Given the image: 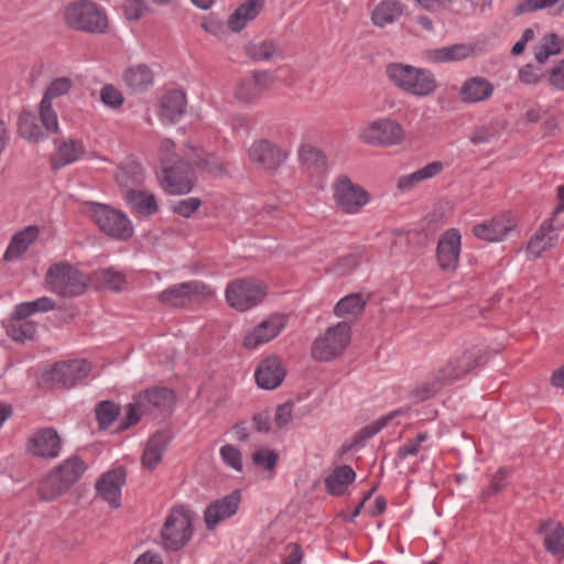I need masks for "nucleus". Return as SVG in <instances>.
Listing matches in <instances>:
<instances>
[{"mask_svg": "<svg viewBox=\"0 0 564 564\" xmlns=\"http://www.w3.org/2000/svg\"><path fill=\"white\" fill-rule=\"evenodd\" d=\"M207 165L208 156L203 150L187 147L184 149L183 161L162 170L160 185L170 195L187 194L196 182L195 169L207 167Z\"/></svg>", "mask_w": 564, "mask_h": 564, "instance_id": "f257e3e1", "label": "nucleus"}, {"mask_svg": "<svg viewBox=\"0 0 564 564\" xmlns=\"http://www.w3.org/2000/svg\"><path fill=\"white\" fill-rule=\"evenodd\" d=\"M86 470L87 464L79 456L74 455L64 459L39 484V498L46 502L56 500L77 484Z\"/></svg>", "mask_w": 564, "mask_h": 564, "instance_id": "f03ea898", "label": "nucleus"}, {"mask_svg": "<svg viewBox=\"0 0 564 564\" xmlns=\"http://www.w3.org/2000/svg\"><path fill=\"white\" fill-rule=\"evenodd\" d=\"M386 75L398 89L417 98L431 96L438 88L434 73L426 68L390 63L386 66Z\"/></svg>", "mask_w": 564, "mask_h": 564, "instance_id": "7ed1b4c3", "label": "nucleus"}, {"mask_svg": "<svg viewBox=\"0 0 564 564\" xmlns=\"http://www.w3.org/2000/svg\"><path fill=\"white\" fill-rule=\"evenodd\" d=\"M83 213L113 239L127 240L133 235V226L127 215L109 205L87 202L83 205Z\"/></svg>", "mask_w": 564, "mask_h": 564, "instance_id": "20e7f679", "label": "nucleus"}, {"mask_svg": "<svg viewBox=\"0 0 564 564\" xmlns=\"http://www.w3.org/2000/svg\"><path fill=\"white\" fill-rule=\"evenodd\" d=\"M194 513L184 506L173 507L161 529V543L164 550L178 551L192 539Z\"/></svg>", "mask_w": 564, "mask_h": 564, "instance_id": "39448f33", "label": "nucleus"}, {"mask_svg": "<svg viewBox=\"0 0 564 564\" xmlns=\"http://www.w3.org/2000/svg\"><path fill=\"white\" fill-rule=\"evenodd\" d=\"M174 403L172 390L163 387H152L137 393L127 405V413L120 429L135 425L142 415L151 414L156 410H164Z\"/></svg>", "mask_w": 564, "mask_h": 564, "instance_id": "423d86ee", "label": "nucleus"}, {"mask_svg": "<svg viewBox=\"0 0 564 564\" xmlns=\"http://www.w3.org/2000/svg\"><path fill=\"white\" fill-rule=\"evenodd\" d=\"M357 139L362 144L369 147H398L405 140V130L397 120L390 117H381L368 120L360 126Z\"/></svg>", "mask_w": 564, "mask_h": 564, "instance_id": "0eeeda50", "label": "nucleus"}, {"mask_svg": "<svg viewBox=\"0 0 564 564\" xmlns=\"http://www.w3.org/2000/svg\"><path fill=\"white\" fill-rule=\"evenodd\" d=\"M64 18L69 28L88 33H106L109 26L105 10L91 0L70 2Z\"/></svg>", "mask_w": 564, "mask_h": 564, "instance_id": "6e6552de", "label": "nucleus"}, {"mask_svg": "<svg viewBox=\"0 0 564 564\" xmlns=\"http://www.w3.org/2000/svg\"><path fill=\"white\" fill-rule=\"evenodd\" d=\"M47 288L63 297L78 296L85 293L89 279L68 262H58L51 265L46 272Z\"/></svg>", "mask_w": 564, "mask_h": 564, "instance_id": "1a4fd4ad", "label": "nucleus"}, {"mask_svg": "<svg viewBox=\"0 0 564 564\" xmlns=\"http://www.w3.org/2000/svg\"><path fill=\"white\" fill-rule=\"evenodd\" d=\"M267 294L265 283L253 278L235 279L225 290L228 305L238 312H247L258 306L264 301Z\"/></svg>", "mask_w": 564, "mask_h": 564, "instance_id": "9d476101", "label": "nucleus"}, {"mask_svg": "<svg viewBox=\"0 0 564 564\" xmlns=\"http://www.w3.org/2000/svg\"><path fill=\"white\" fill-rule=\"evenodd\" d=\"M351 339V326L339 322L327 328L312 345V357L317 361H330L340 356Z\"/></svg>", "mask_w": 564, "mask_h": 564, "instance_id": "9b49d317", "label": "nucleus"}, {"mask_svg": "<svg viewBox=\"0 0 564 564\" xmlns=\"http://www.w3.org/2000/svg\"><path fill=\"white\" fill-rule=\"evenodd\" d=\"M216 291L207 283L191 280L173 284L160 292L159 301L173 307H185L199 300L213 299Z\"/></svg>", "mask_w": 564, "mask_h": 564, "instance_id": "f8f14e48", "label": "nucleus"}, {"mask_svg": "<svg viewBox=\"0 0 564 564\" xmlns=\"http://www.w3.org/2000/svg\"><path fill=\"white\" fill-rule=\"evenodd\" d=\"M333 199L336 207L349 215H356L369 204L370 194L347 175H339L333 186Z\"/></svg>", "mask_w": 564, "mask_h": 564, "instance_id": "ddd939ff", "label": "nucleus"}, {"mask_svg": "<svg viewBox=\"0 0 564 564\" xmlns=\"http://www.w3.org/2000/svg\"><path fill=\"white\" fill-rule=\"evenodd\" d=\"M518 219L511 212H502L473 226V235L486 242H501L517 229Z\"/></svg>", "mask_w": 564, "mask_h": 564, "instance_id": "4468645a", "label": "nucleus"}, {"mask_svg": "<svg viewBox=\"0 0 564 564\" xmlns=\"http://www.w3.org/2000/svg\"><path fill=\"white\" fill-rule=\"evenodd\" d=\"M274 83L275 78L271 72L256 70L235 85L234 97L240 104H256Z\"/></svg>", "mask_w": 564, "mask_h": 564, "instance_id": "2eb2a0df", "label": "nucleus"}, {"mask_svg": "<svg viewBox=\"0 0 564 564\" xmlns=\"http://www.w3.org/2000/svg\"><path fill=\"white\" fill-rule=\"evenodd\" d=\"M564 229V218L550 217L545 219L525 246L527 253L533 258H541L542 254L554 248L560 238V232Z\"/></svg>", "mask_w": 564, "mask_h": 564, "instance_id": "dca6fc26", "label": "nucleus"}, {"mask_svg": "<svg viewBox=\"0 0 564 564\" xmlns=\"http://www.w3.org/2000/svg\"><path fill=\"white\" fill-rule=\"evenodd\" d=\"M286 325L285 314H271L246 334L242 345L250 350L257 349L278 337Z\"/></svg>", "mask_w": 564, "mask_h": 564, "instance_id": "f3484780", "label": "nucleus"}, {"mask_svg": "<svg viewBox=\"0 0 564 564\" xmlns=\"http://www.w3.org/2000/svg\"><path fill=\"white\" fill-rule=\"evenodd\" d=\"M288 156L286 149H282L267 139L253 141L248 149L249 161L267 171L278 170Z\"/></svg>", "mask_w": 564, "mask_h": 564, "instance_id": "a211bd4d", "label": "nucleus"}, {"mask_svg": "<svg viewBox=\"0 0 564 564\" xmlns=\"http://www.w3.org/2000/svg\"><path fill=\"white\" fill-rule=\"evenodd\" d=\"M462 235L456 228L445 230L436 246V262L443 272H454L459 264Z\"/></svg>", "mask_w": 564, "mask_h": 564, "instance_id": "6ab92c4d", "label": "nucleus"}, {"mask_svg": "<svg viewBox=\"0 0 564 564\" xmlns=\"http://www.w3.org/2000/svg\"><path fill=\"white\" fill-rule=\"evenodd\" d=\"M63 441L53 427H42L34 431L26 441V452L44 459H54L59 456Z\"/></svg>", "mask_w": 564, "mask_h": 564, "instance_id": "aec40b11", "label": "nucleus"}, {"mask_svg": "<svg viewBox=\"0 0 564 564\" xmlns=\"http://www.w3.org/2000/svg\"><path fill=\"white\" fill-rule=\"evenodd\" d=\"M89 371V362L84 359H74L55 364L48 376L54 384L72 388L86 379Z\"/></svg>", "mask_w": 564, "mask_h": 564, "instance_id": "412c9836", "label": "nucleus"}, {"mask_svg": "<svg viewBox=\"0 0 564 564\" xmlns=\"http://www.w3.org/2000/svg\"><path fill=\"white\" fill-rule=\"evenodd\" d=\"M477 365V352L474 348L464 349L452 356L447 362L437 369L440 380L446 386L462 379Z\"/></svg>", "mask_w": 564, "mask_h": 564, "instance_id": "4be33fe9", "label": "nucleus"}, {"mask_svg": "<svg viewBox=\"0 0 564 564\" xmlns=\"http://www.w3.org/2000/svg\"><path fill=\"white\" fill-rule=\"evenodd\" d=\"M240 502L241 492L239 490L212 501L204 512V522L207 530H214L220 522L235 516Z\"/></svg>", "mask_w": 564, "mask_h": 564, "instance_id": "5701e85b", "label": "nucleus"}, {"mask_svg": "<svg viewBox=\"0 0 564 564\" xmlns=\"http://www.w3.org/2000/svg\"><path fill=\"white\" fill-rule=\"evenodd\" d=\"M286 375L285 366L278 356H269L262 359L256 371L254 378L261 389L273 390L284 380Z\"/></svg>", "mask_w": 564, "mask_h": 564, "instance_id": "b1692460", "label": "nucleus"}, {"mask_svg": "<svg viewBox=\"0 0 564 564\" xmlns=\"http://www.w3.org/2000/svg\"><path fill=\"white\" fill-rule=\"evenodd\" d=\"M124 482V470L117 468L104 474L97 481L96 489L112 508H118L120 506L121 488Z\"/></svg>", "mask_w": 564, "mask_h": 564, "instance_id": "393cba45", "label": "nucleus"}, {"mask_svg": "<svg viewBox=\"0 0 564 564\" xmlns=\"http://www.w3.org/2000/svg\"><path fill=\"white\" fill-rule=\"evenodd\" d=\"M85 153L84 143L72 138L56 140L55 151L51 155L50 163L53 170H59L78 161Z\"/></svg>", "mask_w": 564, "mask_h": 564, "instance_id": "a878e982", "label": "nucleus"}, {"mask_svg": "<svg viewBox=\"0 0 564 564\" xmlns=\"http://www.w3.org/2000/svg\"><path fill=\"white\" fill-rule=\"evenodd\" d=\"M185 108V93L177 89L169 90L159 100L158 116L164 122L174 123L184 115Z\"/></svg>", "mask_w": 564, "mask_h": 564, "instance_id": "bb28decb", "label": "nucleus"}, {"mask_svg": "<svg viewBox=\"0 0 564 564\" xmlns=\"http://www.w3.org/2000/svg\"><path fill=\"white\" fill-rule=\"evenodd\" d=\"M145 178V170L141 163L129 160L118 166L115 180L122 192V196L127 192L134 191L143 184Z\"/></svg>", "mask_w": 564, "mask_h": 564, "instance_id": "cd10ccee", "label": "nucleus"}, {"mask_svg": "<svg viewBox=\"0 0 564 564\" xmlns=\"http://www.w3.org/2000/svg\"><path fill=\"white\" fill-rule=\"evenodd\" d=\"M495 86L485 77L474 76L467 78L460 86L459 98L465 104H476L489 99Z\"/></svg>", "mask_w": 564, "mask_h": 564, "instance_id": "c85d7f7f", "label": "nucleus"}, {"mask_svg": "<svg viewBox=\"0 0 564 564\" xmlns=\"http://www.w3.org/2000/svg\"><path fill=\"white\" fill-rule=\"evenodd\" d=\"M40 232V228L35 225L26 226L24 229L15 232L3 254V260L11 262L21 258L29 250L30 246L36 241Z\"/></svg>", "mask_w": 564, "mask_h": 564, "instance_id": "c756f323", "label": "nucleus"}, {"mask_svg": "<svg viewBox=\"0 0 564 564\" xmlns=\"http://www.w3.org/2000/svg\"><path fill=\"white\" fill-rule=\"evenodd\" d=\"M126 87L134 94H141L154 84V73L145 64H138L127 68L122 74Z\"/></svg>", "mask_w": 564, "mask_h": 564, "instance_id": "7c9ffc66", "label": "nucleus"}, {"mask_svg": "<svg viewBox=\"0 0 564 564\" xmlns=\"http://www.w3.org/2000/svg\"><path fill=\"white\" fill-rule=\"evenodd\" d=\"M444 170V164L440 161L430 162L425 166L410 173L401 175L397 180V188L404 193L413 189L421 182L431 180Z\"/></svg>", "mask_w": 564, "mask_h": 564, "instance_id": "2f4dec72", "label": "nucleus"}, {"mask_svg": "<svg viewBox=\"0 0 564 564\" xmlns=\"http://www.w3.org/2000/svg\"><path fill=\"white\" fill-rule=\"evenodd\" d=\"M404 12V4L399 0H381L371 11L373 25L384 28L398 21Z\"/></svg>", "mask_w": 564, "mask_h": 564, "instance_id": "473e14b6", "label": "nucleus"}, {"mask_svg": "<svg viewBox=\"0 0 564 564\" xmlns=\"http://www.w3.org/2000/svg\"><path fill=\"white\" fill-rule=\"evenodd\" d=\"M124 202L135 215L149 217L159 210V204L155 196L143 189L127 192L123 196Z\"/></svg>", "mask_w": 564, "mask_h": 564, "instance_id": "72a5a7b5", "label": "nucleus"}, {"mask_svg": "<svg viewBox=\"0 0 564 564\" xmlns=\"http://www.w3.org/2000/svg\"><path fill=\"white\" fill-rule=\"evenodd\" d=\"M169 437L163 432L153 434L145 444L142 454V465L149 470H153L162 460L167 448Z\"/></svg>", "mask_w": 564, "mask_h": 564, "instance_id": "f704fd0d", "label": "nucleus"}, {"mask_svg": "<svg viewBox=\"0 0 564 564\" xmlns=\"http://www.w3.org/2000/svg\"><path fill=\"white\" fill-rule=\"evenodd\" d=\"M264 7V0H248L239 6L228 19V28L234 32L241 31L248 22L254 20Z\"/></svg>", "mask_w": 564, "mask_h": 564, "instance_id": "c9c22d12", "label": "nucleus"}, {"mask_svg": "<svg viewBox=\"0 0 564 564\" xmlns=\"http://www.w3.org/2000/svg\"><path fill=\"white\" fill-rule=\"evenodd\" d=\"M474 54V47L469 44H453L427 52V58L434 63H452L468 58Z\"/></svg>", "mask_w": 564, "mask_h": 564, "instance_id": "e433bc0d", "label": "nucleus"}, {"mask_svg": "<svg viewBox=\"0 0 564 564\" xmlns=\"http://www.w3.org/2000/svg\"><path fill=\"white\" fill-rule=\"evenodd\" d=\"M355 478L356 473L350 466H338L325 479L326 490L332 496H341L345 494L347 487L354 482Z\"/></svg>", "mask_w": 564, "mask_h": 564, "instance_id": "4c0bfd02", "label": "nucleus"}, {"mask_svg": "<svg viewBox=\"0 0 564 564\" xmlns=\"http://www.w3.org/2000/svg\"><path fill=\"white\" fill-rule=\"evenodd\" d=\"M367 300L360 293L349 294L337 302L334 314L349 319L358 318L365 311Z\"/></svg>", "mask_w": 564, "mask_h": 564, "instance_id": "58836bf2", "label": "nucleus"}, {"mask_svg": "<svg viewBox=\"0 0 564 564\" xmlns=\"http://www.w3.org/2000/svg\"><path fill=\"white\" fill-rule=\"evenodd\" d=\"M18 132L29 142L37 143L45 138L41 126L37 123V117L30 110H23L18 118Z\"/></svg>", "mask_w": 564, "mask_h": 564, "instance_id": "ea45409f", "label": "nucleus"}, {"mask_svg": "<svg viewBox=\"0 0 564 564\" xmlns=\"http://www.w3.org/2000/svg\"><path fill=\"white\" fill-rule=\"evenodd\" d=\"M299 159L302 167L311 175L319 174L325 170V156L319 150L310 144H303L300 147Z\"/></svg>", "mask_w": 564, "mask_h": 564, "instance_id": "a19ab883", "label": "nucleus"}, {"mask_svg": "<svg viewBox=\"0 0 564 564\" xmlns=\"http://www.w3.org/2000/svg\"><path fill=\"white\" fill-rule=\"evenodd\" d=\"M406 413L405 409H397L394 411L389 412L388 414L379 417L378 420L371 422L370 424L364 426L360 431H358L354 437V443L359 445L364 443L366 440L378 434L383 427H386L394 417L399 415H403Z\"/></svg>", "mask_w": 564, "mask_h": 564, "instance_id": "79ce46f5", "label": "nucleus"}, {"mask_svg": "<svg viewBox=\"0 0 564 564\" xmlns=\"http://www.w3.org/2000/svg\"><path fill=\"white\" fill-rule=\"evenodd\" d=\"M564 42L557 34L549 33L544 35L535 48V59L541 64L545 63L551 56L560 54Z\"/></svg>", "mask_w": 564, "mask_h": 564, "instance_id": "37998d69", "label": "nucleus"}, {"mask_svg": "<svg viewBox=\"0 0 564 564\" xmlns=\"http://www.w3.org/2000/svg\"><path fill=\"white\" fill-rule=\"evenodd\" d=\"M444 386L446 383L440 380V375L435 371L430 379L417 384L412 390L411 395L417 402H422L434 397Z\"/></svg>", "mask_w": 564, "mask_h": 564, "instance_id": "c03bdc74", "label": "nucleus"}, {"mask_svg": "<svg viewBox=\"0 0 564 564\" xmlns=\"http://www.w3.org/2000/svg\"><path fill=\"white\" fill-rule=\"evenodd\" d=\"M96 279L102 288L120 292L126 285V275L113 268L102 269L96 272Z\"/></svg>", "mask_w": 564, "mask_h": 564, "instance_id": "a18cd8bd", "label": "nucleus"}, {"mask_svg": "<svg viewBox=\"0 0 564 564\" xmlns=\"http://www.w3.org/2000/svg\"><path fill=\"white\" fill-rule=\"evenodd\" d=\"M544 546L554 555L562 554L564 552V527L554 524L545 529Z\"/></svg>", "mask_w": 564, "mask_h": 564, "instance_id": "49530a36", "label": "nucleus"}, {"mask_svg": "<svg viewBox=\"0 0 564 564\" xmlns=\"http://www.w3.org/2000/svg\"><path fill=\"white\" fill-rule=\"evenodd\" d=\"M280 48L272 41H263L256 44H250L247 47V54L249 57L256 61H270L273 57L280 55Z\"/></svg>", "mask_w": 564, "mask_h": 564, "instance_id": "de8ad7c7", "label": "nucleus"}, {"mask_svg": "<svg viewBox=\"0 0 564 564\" xmlns=\"http://www.w3.org/2000/svg\"><path fill=\"white\" fill-rule=\"evenodd\" d=\"M254 466L269 471L271 475L275 473V467L279 460V454L270 448H259L251 455Z\"/></svg>", "mask_w": 564, "mask_h": 564, "instance_id": "09e8293b", "label": "nucleus"}, {"mask_svg": "<svg viewBox=\"0 0 564 564\" xmlns=\"http://www.w3.org/2000/svg\"><path fill=\"white\" fill-rule=\"evenodd\" d=\"M39 115L42 127L50 133H56L59 130L58 117L51 101L42 99L39 106Z\"/></svg>", "mask_w": 564, "mask_h": 564, "instance_id": "8fccbe9b", "label": "nucleus"}, {"mask_svg": "<svg viewBox=\"0 0 564 564\" xmlns=\"http://www.w3.org/2000/svg\"><path fill=\"white\" fill-rule=\"evenodd\" d=\"M73 85L74 83L72 78L67 76L54 78L46 87L42 99H46L52 102L54 99L67 95Z\"/></svg>", "mask_w": 564, "mask_h": 564, "instance_id": "3c124183", "label": "nucleus"}, {"mask_svg": "<svg viewBox=\"0 0 564 564\" xmlns=\"http://www.w3.org/2000/svg\"><path fill=\"white\" fill-rule=\"evenodd\" d=\"M35 333L36 324L31 321H13L8 328V335L15 341L32 339Z\"/></svg>", "mask_w": 564, "mask_h": 564, "instance_id": "603ef678", "label": "nucleus"}, {"mask_svg": "<svg viewBox=\"0 0 564 564\" xmlns=\"http://www.w3.org/2000/svg\"><path fill=\"white\" fill-rule=\"evenodd\" d=\"M159 160L161 164V170H165V167L174 166V164L184 160V154L180 156L175 152V144L170 139H164L161 141L159 147Z\"/></svg>", "mask_w": 564, "mask_h": 564, "instance_id": "864d4df0", "label": "nucleus"}, {"mask_svg": "<svg viewBox=\"0 0 564 564\" xmlns=\"http://www.w3.org/2000/svg\"><path fill=\"white\" fill-rule=\"evenodd\" d=\"M119 414V406L110 401H102L96 409V416L101 429L109 427Z\"/></svg>", "mask_w": 564, "mask_h": 564, "instance_id": "5fc2aeb1", "label": "nucleus"}, {"mask_svg": "<svg viewBox=\"0 0 564 564\" xmlns=\"http://www.w3.org/2000/svg\"><path fill=\"white\" fill-rule=\"evenodd\" d=\"M430 440L427 432H422L415 438L409 440L405 444L400 446L397 451V457L405 459L409 456H416L422 449V444Z\"/></svg>", "mask_w": 564, "mask_h": 564, "instance_id": "6e6d98bb", "label": "nucleus"}, {"mask_svg": "<svg viewBox=\"0 0 564 564\" xmlns=\"http://www.w3.org/2000/svg\"><path fill=\"white\" fill-rule=\"evenodd\" d=\"M220 457L223 462L230 468L236 471H242L243 463H242V454L239 448L231 444H226L220 447L219 451Z\"/></svg>", "mask_w": 564, "mask_h": 564, "instance_id": "4d7b16f0", "label": "nucleus"}, {"mask_svg": "<svg viewBox=\"0 0 564 564\" xmlns=\"http://www.w3.org/2000/svg\"><path fill=\"white\" fill-rule=\"evenodd\" d=\"M100 99L105 106L111 109L120 108L124 101L122 93L112 84H107L101 88Z\"/></svg>", "mask_w": 564, "mask_h": 564, "instance_id": "13d9d810", "label": "nucleus"}, {"mask_svg": "<svg viewBox=\"0 0 564 564\" xmlns=\"http://www.w3.org/2000/svg\"><path fill=\"white\" fill-rule=\"evenodd\" d=\"M202 205V200L197 197H188L181 199L175 203L172 207L173 212L177 215L188 218L191 217Z\"/></svg>", "mask_w": 564, "mask_h": 564, "instance_id": "bf43d9fd", "label": "nucleus"}, {"mask_svg": "<svg viewBox=\"0 0 564 564\" xmlns=\"http://www.w3.org/2000/svg\"><path fill=\"white\" fill-rule=\"evenodd\" d=\"M122 10L128 20L138 21L144 14L147 7L142 0H123Z\"/></svg>", "mask_w": 564, "mask_h": 564, "instance_id": "052dcab7", "label": "nucleus"}, {"mask_svg": "<svg viewBox=\"0 0 564 564\" xmlns=\"http://www.w3.org/2000/svg\"><path fill=\"white\" fill-rule=\"evenodd\" d=\"M293 420V405L292 403H283L280 404L275 409L274 413V425L278 429H283L288 426Z\"/></svg>", "mask_w": 564, "mask_h": 564, "instance_id": "680f3d73", "label": "nucleus"}, {"mask_svg": "<svg viewBox=\"0 0 564 564\" xmlns=\"http://www.w3.org/2000/svg\"><path fill=\"white\" fill-rule=\"evenodd\" d=\"M416 6L431 13L445 11L454 0H412Z\"/></svg>", "mask_w": 564, "mask_h": 564, "instance_id": "e2e57ef3", "label": "nucleus"}, {"mask_svg": "<svg viewBox=\"0 0 564 564\" xmlns=\"http://www.w3.org/2000/svg\"><path fill=\"white\" fill-rule=\"evenodd\" d=\"M549 83L555 90H564V59L554 65L550 72Z\"/></svg>", "mask_w": 564, "mask_h": 564, "instance_id": "0e129e2a", "label": "nucleus"}, {"mask_svg": "<svg viewBox=\"0 0 564 564\" xmlns=\"http://www.w3.org/2000/svg\"><path fill=\"white\" fill-rule=\"evenodd\" d=\"M540 72L532 65L527 64L519 70V80L525 85H534L540 82Z\"/></svg>", "mask_w": 564, "mask_h": 564, "instance_id": "69168bd1", "label": "nucleus"}, {"mask_svg": "<svg viewBox=\"0 0 564 564\" xmlns=\"http://www.w3.org/2000/svg\"><path fill=\"white\" fill-rule=\"evenodd\" d=\"M508 470L506 468H499L492 476L489 482L488 490L490 492H498L506 486V480L508 478Z\"/></svg>", "mask_w": 564, "mask_h": 564, "instance_id": "338daca9", "label": "nucleus"}, {"mask_svg": "<svg viewBox=\"0 0 564 564\" xmlns=\"http://www.w3.org/2000/svg\"><path fill=\"white\" fill-rule=\"evenodd\" d=\"M254 429L260 433H268L271 431V415L269 412H260L252 416Z\"/></svg>", "mask_w": 564, "mask_h": 564, "instance_id": "774afa93", "label": "nucleus"}]
</instances>
